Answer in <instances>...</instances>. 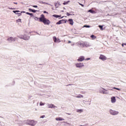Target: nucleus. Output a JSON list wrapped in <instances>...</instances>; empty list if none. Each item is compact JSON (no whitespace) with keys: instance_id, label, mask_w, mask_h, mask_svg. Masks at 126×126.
I'll return each instance as SVG.
<instances>
[{"instance_id":"b1692460","label":"nucleus","mask_w":126,"mask_h":126,"mask_svg":"<svg viewBox=\"0 0 126 126\" xmlns=\"http://www.w3.org/2000/svg\"><path fill=\"white\" fill-rule=\"evenodd\" d=\"M16 22H17V23H19V22H21V19H19L18 20H17L16 21Z\"/></svg>"},{"instance_id":"79ce46f5","label":"nucleus","mask_w":126,"mask_h":126,"mask_svg":"<svg viewBox=\"0 0 126 126\" xmlns=\"http://www.w3.org/2000/svg\"><path fill=\"white\" fill-rule=\"evenodd\" d=\"M20 15H21V13L19 14Z\"/></svg>"},{"instance_id":"f8f14e48","label":"nucleus","mask_w":126,"mask_h":126,"mask_svg":"<svg viewBox=\"0 0 126 126\" xmlns=\"http://www.w3.org/2000/svg\"><path fill=\"white\" fill-rule=\"evenodd\" d=\"M48 108H57L56 106H54V104H47Z\"/></svg>"},{"instance_id":"4468645a","label":"nucleus","mask_w":126,"mask_h":126,"mask_svg":"<svg viewBox=\"0 0 126 126\" xmlns=\"http://www.w3.org/2000/svg\"><path fill=\"white\" fill-rule=\"evenodd\" d=\"M68 21L69 22V24L70 25H73V20H72V19H69L68 20Z\"/></svg>"},{"instance_id":"a19ab883","label":"nucleus","mask_w":126,"mask_h":126,"mask_svg":"<svg viewBox=\"0 0 126 126\" xmlns=\"http://www.w3.org/2000/svg\"><path fill=\"white\" fill-rule=\"evenodd\" d=\"M122 47H124V44H122Z\"/></svg>"},{"instance_id":"c756f323","label":"nucleus","mask_w":126,"mask_h":126,"mask_svg":"<svg viewBox=\"0 0 126 126\" xmlns=\"http://www.w3.org/2000/svg\"><path fill=\"white\" fill-rule=\"evenodd\" d=\"M84 27H86L87 28H90V26L85 25V26H84Z\"/></svg>"},{"instance_id":"6ab92c4d","label":"nucleus","mask_w":126,"mask_h":126,"mask_svg":"<svg viewBox=\"0 0 126 126\" xmlns=\"http://www.w3.org/2000/svg\"><path fill=\"white\" fill-rule=\"evenodd\" d=\"M91 37L92 38V39H93V40H94V39H96V36L94 35H92L91 36Z\"/></svg>"},{"instance_id":"bb28decb","label":"nucleus","mask_w":126,"mask_h":126,"mask_svg":"<svg viewBox=\"0 0 126 126\" xmlns=\"http://www.w3.org/2000/svg\"><path fill=\"white\" fill-rule=\"evenodd\" d=\"M39 104L40 106H44L45 105V104L43 103L42 102H40Z\"/></svg>"},{"instance_id":"20e7f679","label":"nucleus","mask_w":126,"mask_h":126,"mask_svg":"<svg viewBox=\"0 0 126 126\" xmlns=\"http://www.w3.org/2000/svg\"><path fill=\"white\" fill-rule=\"evenodd\" d=\"M80 45L81 47H90V46H91V44H90V43L88 42H85L84 43H81Z\"/></svg>"},{"instance_id":"ea45409f","label":"nucleus","mask_w":126,"mask_h":126,"mask_svg":"<svg viewBox=\"0 0 126 126\" xmlns=\"http://www.w3.org/2000/svg\"><path fill=\"white\" fill-rule=\"evenodd\" d=\"M68 43H71V41H68Z\"/></svg>"},{"instance_id":"9b49d317","label":"nucleus","mask_w":126,"mask_h":126,"mask_svg":"<svg viewBox=\"0 0 126 126\" xmlns=\"http://www.w3.org/2000/svg\"><path fill=\"white\" fill-rule=\"evenodd\" d=\"M85 58L83 56H81L78 59V62H83V61H84Z\"/></svg>"},{"instance_id":"58836bf2","label":"nucleus","mask_w":126,"mask_h":126,"mask_svg":"<svg viewBox=\"0 0 126 126\" xmlns=\"http://www.w3.org/2000/svg\"><path fill=\"white\" fill-rule=\"evenodd\" d=\"M15 4H17V2H14Z\"/></svg>"},{"instance_id":"473e14b6","label":"nucleus","mask_w":126,"mask_h":126,"mask_svg":"<svg viewBox=\"0 0 126 126\" xmlns=\"http://www.w3.org/2000/svg\"><path fill=\"white\" fill-rule=\"evenodd\" d=\"M79 4H80V5H81V6H82L83 7V6H84V5H83V4H81L80 3H79Z\"/></svg>"},{"instance_id":"2f4dec72","label":"nucleus","mask_w":126,"mask_h":126,"mask_svg":"<svg viewBox=\"0 0 126 126\" xmlns=\"http://www.w3.org/2000/svg\"><path fill=\"white\" fill-rule=\"evenodd\" d=\"M56 3H57L59 6L61 5V3L60 2H57Z\"/></svg>"},{"instance_id":"423d86ee","label":"nucleus","mask_w":126,"mask_h":126,"mask_svg":"<svg viewBox=\"0 0 126 126\" xmlns=\"http://www.w3.org/2000/svg\"><path fill=\"white\" fill-rule=\"evenodd\" d=\"M109 112L111 115H118V114H119V112L113 110H110Z\"/></svg>"},{"instance_id":"a211bd4d","label":"nucleus","mask_w":126,"mask_h":126,"mask_svg":"<svg viewBox=\"0 0 126 126\" xmlns=\"http://www.w3.org/2000/svg\"><path fill=\"white\" fill-rule=\"evenodd\" d=\"M88 12H90L91 13H95V11L92 10H89Z\"/></svg>"},{"instance_id":"4be33fe9","label":"nucleus","mask_w":126,"mask_h":126,"mask_svg":"<svg viewBox=\"0 0 126 126\" xmlns=\"http://www.w3.org/2000/svg\"><path fill=\"white\" fill-rule=\"evenodd\" d=\"M55 6L56 8H58V7H59V6H60L57 3H55Z\"/></svg>"},{"instance_id":"f3484780","label":"nucleus","mask_w":126,"mask_h":126,"mask_svg":"<svg viewBox=\"0 0 126 126\" xmlns=\"http://www.w3.org/2000/svg\"><path fill=\"white\" fill-rule=\"evenodd\" d=\"M53 17H56V18H59V17H61V16L58 15H53Z\"/></svg>"},{"instance_id":"c03bdc74","label":"nucleus","mask_w":126,"mask_h":126,"mask_svg":"<svg viewBox=\"0 0 126 126\" xmlns=\"http://www.w3.org/2000/svg\"><path fill=\"white\" fill-rule=\"evenodd\" d=\"M124 45H126V43H125V44H124Z\"/></svg>"},{"instance_id":"72a5a7b5","label":"nucleus","mask_w":126,"mask_h":126,"mask_svg":"<svg viewBox=\"0 0 126 126\" xmlns=\"http://www.w3.org/2000/svg\"><path fill=\"white\" fill-rule=\"evenodd\" d=\"M32 6H33V7H35V8L38 7V6H37V5H33Z\"/></svg>"},{"instance_id":"dca6fc26","label":"nucleus","mask_w":126,"mask_h":126,"mask_svg":"<svg viewBox=\"0 0 126 126\" xmlns=\"http://www.w3.org/2000/svg\"><path fill=\"white\" fill-rule=\"evenodd\" d=\"M29 10L30 11H32V12H33V13L37 12V10H33V9H29Z\"/></svg>"},{"instance_id":"7c9ffc66","label":"nucleus","mask_w":126,"mask_h":126,"mask_svg":"<svg viewBox=\"0 0 126 126\" xmlns=\"http://www.w3.org/2000/svg\"><path fill=\"white\" fill-rule=\"evenodd\" d=\"M66 15L67 16H69L70 15H71V14H69L68 12L66 13Z\"/></svg>"},{"instance_id":"aec40b11","label":"nucleus","mask_w":126,"mask_h":126,"mask_svg":"<svg viewBox=\"0 0 126 126\" xmlns=\"http://www.w3.org/2000/svg\"><path fill=\"white\" fill-rule=\"evenodd\" d=\"M103 94H108V93L107 92V90H104V91H102Z\"/></svg>"},{"instance_id":"cd10ccee","label":"nucleus","mask_w":126,"mask_h":126,"mask_svg":"<svg viewBox=\"0 0 126 126\" xmlns=\"http://www.w3.org/2000/svg\"><path fill=\"white\" fill-rule=\"evenodd\" d=\"M27 14H29V15H31L32 16H33V14L32 13H30L29 12H27Z\"/></svg>"},{"instance_id":"c9c22d12","label":"nucleus","mask_w":126,"mask_h":126,"mask_svg":"<svg viewBox=\"0 0 126 126\" xmlns=\"http://www.w3.org/2000/svg\"><path fill=\"white\" fill-rule=\"evenodd\" d=\"M43 13H48V12H47V11H44L43 12Z\"/></svg>"},{"instance_id":"2eb2a0df","label":"nucleus","mask_w":126,"mask_h":126,"mask_svg":"<svg viewBox=\"0 0 126 126\" xmlns=\"http://www.w3.org/2000/svg\"><path fill=\"white\" fill-rule=\"evenodd\" d=\"M63 120H64V119H63L61 117H59V118H56V121H63Z\"/></svg>"},{"instance_id":"39448f33","label":"nucleus","mask_w":126,"mask_h":126,"mask_svg":"<svg viewBox=\"0 0 126 126\" xmlns=\"http://www.w3.org/2000/svg\"><path fill=\"white\" fill-rule=\"evenodd\" d=\"M16 37L13 38L12 37H9L7 39V41H8L9 43H11L12 42H14L15 41H16Z\"/></svg>"},{"instance_id":"0eeeda50","label":"nucleus","mask_w":126,"mask_h":126,"mask_svg":"<svg viewBox=\"0 0 126 126\" xmlns=\"http://www.w3.org/2000/svg\"><path fill=\"white\" fill-rule=\"evenodd\" d=\"M76 67H79V68H81L83 66H84L83 63H79L76 64Z\"/></svg>"},{"instance_id":"c85d7f7f","label":"nucleus","mask_w":126,"mask_h":126,"mask_svg":"<svg viewBox=\"0 0 126 126\" xmlns=\"http://www.w3.org/2000/svg\"><path fill=\"white\" fill-rule=\"evenodd\" d=\"M68 2H69V1L63 3V4H64V5H65V4H67Z\"/></svg>"},{"instance_id":"e433bc0d","label":"nucleus","mask_w":126,"mask_h":126,"mask_svg":"<svg viewBox=\"0 0 126 126\" xmlns=\"http://www.w3.org/2000/svg\"><path fill=\"white\" fill-rule=\"evenodd\" d=\"M41 118H45V115L41 116Z\"/></svg>"},{"instance_id":"6e6552de","label":"nucleus","mask_w":126,"mask_h":126,"mask_svg":"<svg viewBox=\"0 0 126 126\" xmlns=\"http://www.w3.org/2000/svg\"><path fill=\"white\" fill-rule=\"evenodd\" d=\"M99 59H100V60H101L102 61H106V60H107V57L104 55H101L100 56Z\"/></svg>"},{"instance_id":"f257e3e1","label":"nucleus","mask_w":126,"mask_h":126,"mask_svg":"<svg viewBox=\"0 0 126 126\" xmlns=\"http://www.w3.org/2000/svg\"><path fill=\"white\" fill-rule=\"evenodd\" d=\"M39 20L41 22H43V23H44V24H45L46 25H49V24L51 23V22H50L49 20L45 18V16H44L43 14L41 15V16L39 18Z\"/></svg>"},{"instance_id":"37998d69","label":"nucleus","mask_w":126,"mask_h":126,"mask_svg":"<svg viewBox=\"0 0 126 126\" xmlns=\"http://www.w3.org/2000/svg\"><path fill=\"white\" fill-rule=\"evenodd\" d=\"M53 10H54V8H52Z\"/></svg>"},{"instance_id":"5701e85b","label":"nucleus","mask_w":126,"mask_h":126,"mask_svg":"<svg viewBox=\"0 0 126 126\" xmlns=\"http://www.w3.org/2000/svg\"><path fill=\"white\" fill-rule=\"evenodd\" d=\"M113 89H116V90H118V91H121V89H119L118 88L113 87Z\"/></svg>"},{"instance_id":"1a4fd4ad","label":"nucleus","mask_w":126,"mask_h":126,"mask_svg":"<svg viewBox=\"0 0 126 126\" xmlns=\"http://www.w3.org/2000/svg\"><path fill=\"white\" fill-rule=\"evenodd\" d=\"M53 40L55 43H60L61 42V40H60V39L59 38L57 39V37H56V36L53 37Z\"/></svg>"},{"instance_id":"f704fd0d","label":"nucleus","mask_w":126,"mask_h":126,"mask_svg":"<svg viewBox=\"0 0 126 126\" xmlns=\"http://www.w3.org/2000/svg\"><path fill=\"white\" fill-rule=\"evenodd\" d=\"M45 4H48V5H51V4H49L48 3H45Z\"/></svg>"},{"instance_id":"7ed1b4c3","label":"nucleus","mask_w":126,"mask_h":126,"mask_svg":"<svg viewBox=\"0 0 126 126\" xmlns=\"http://www.w3.org/2000/svg\"><path fill=\"white\" fill-rule=\"evenodd\" d=\"M20 39H23V40H29V38H30L29 36H26V35H20L19 36Z\"/></svg>"},{"instance_id":"412c9836","label":"nucleus","mask_w":126,"mask_h":126,"mask_svg":"<svg viewBox=\"0 0 126 126\" xmlns=\"http://www.w3.org/2000/svg\"><path fill=\"white\" fill-rule=\"evenodd\" d=\"M77 98H83V96L82 95H79L76 96Z\"/></svg>"},{"instance_id":"9d476101","label":"nucleus","mask_w":126,"mask_h":126,"mask_svg":"<svg viewBox=\"0 0 126 126\" xmlns=\"http://www.w3.org/2000/svg\"><path fill=\"white\" fill-rule=\"evenodd\" d=\"M63 23H66V21L64 20H60L58 22H57L56 24L59 25V24H62Z\"/></svg>"},{"instance_id":"f03ea898","label":"nucleus","mask_w":126,"mask_h":126,"mask_svg":"<svg viewBox=\"0 0 126 126\" xmlns=\"http://www.w3.org/2000/svg\"><path fill=\"white\" fill-rule=\"evenodd\" d=\"M28 125H30V126H34L37 124V122L33 121V120H29L27 122Z\"/></svg>"},{"instance_id":"4c0bfd02","label":"nucleus","mask_w":126,"mask_h":126,"mask_svg":"<svg viewBox=\"0 0 126 126\" xmlns=\"http://www.w3.org/2000/svg\"><path fill=\"white\" fill-rule=\"evenodd\" d=\"M89 60H90V58H88L87 59H86L87 61H89Z\"/></svg>"},{"instance_id":"393cba45","label":"nucleus","mask_w":126,"mask_h":126,"mask_svg":"<svg viewBox=\"0 0 126 126\" xmlns=\"http://www.w3.org/2000/svg\"><path fill=\"white\" fill-rule=\"evenodd\" d=\"M98 27L100 28L101 30H103V26H98Z\"/></svg>"},{"instance_id":"ddd939ff","label":"nucleus","mask_w":126,"mask_h":126,"mask_svg":"<svg viewBox=\"0 0 126 126\" xmlns=\"http://www.w3.org/2000/svg\"><path fill=\"white\" fill-rule=\"evenodd\" d=\"M111 100L112 103H115L116 102V97L115 96H112L111 98Z\"/></svg>"},{"instance_id":"a878e982","label":"nucleus","mask_w":126,"mask_h":126,"mask_svg":"<svg viewBox=\"0 0 126 126\" xmlns=\"http://www.w3.org/2000/svg\"><path fill=\"white\" fill-rule=\"evenodd\" d=\"M13 12H14V13H16V12H20V11L18 10H15V11H13Z\"/></svg>"}]
</instances>
